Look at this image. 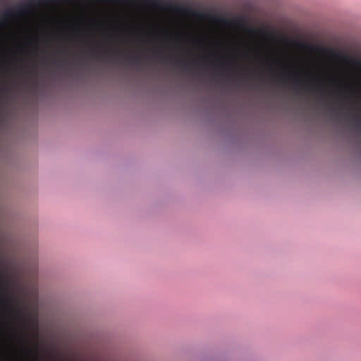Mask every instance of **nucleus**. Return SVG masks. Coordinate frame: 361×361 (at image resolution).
Instances as JSON below:
<instances>
[{
	"instance_id": "10",
	"label": "nucleus",
	"mask_w": 361,
	"mask_h": 361,
	"mask_svg": "<svg viewBox=\"0 0 361 361\" xmlns=\"http://www.w3.org/2000/svg\"><path fill=\"white\" fill-rule=\"evenodd\" d=\"M247 31L252 35H258L262 32L260 30L255 28H250L247 30Z\"/></svg>"
},
{
	"instance_id": "7",
	"label": "nucleus",
	"mask_w": 361,
	"mask_h": 361,
	"mask_svg": "<svg viewBox=\"0 0 361 361\" xmlns=\"http://www.w3.org/2000/svg\"><path fill=\"white\" fill-rule=\"evenodd\" d=\"M92 59L93 58V54H94V42H93V37H94V8L93 5V0H92Z\"/></svg>"
},
{
	"instance_id": "14",
	"label": "nucleus",
	"mask_w": 361,
	"mask_h": 361,
	"mask_svg": "<svg viewBox=\"0 0 361 361\" xmlns=\"http://www.w3.org/2000/svg\"><path fill=\"white\" fill-rule=\"evenodd\" d=\"M67 61H68L67 57H64V58L61 60V66H62V65H63V64H64V63H67Z\"/></svg>"
},
{
	"instance_id": "12",
	"label": "nucleus",
	"mask_w": 361,
	"mask_h": 361,
	"mask_svg": "<svg viewBox=\"0 0 361 361\" xmlns=\"http://www.w3.org/2000/svg\"><path fill=\"white\" fill-rule=\"evenodd\" d=\"M215 67L216 68H221V69H224L226 68V63L219 62V61H216L215 63Z\"/></svg>"
},
{
	"instance_id": "6",
	"label": "nucleus",
	"mask_w": 361,
	"mask_h": 361,
	"mask_svg": "<svg viewBox=\"0 0 361 361\" xmlns=\"http://www.w3.org/2000/svg\"><path fill=\"white\" fill-rule=\"evenodd\" d=\"M114 28V30H108L105 33V39L109 42H117L118 40L119 36L116 32L117 27H115Z\"/></svg>"
},
{
	"instance_id": "16",
	"label": "nucleus",
	"mask_w": 361,
	"mask_h": 361,
	"mask_svg": "<svg viewBox=\"0 0 361 361\" xmlns=\"http://www.w3.org/2000/svg\"><path fill=\"white\" fill-rule=\"evenodd\" d=\"M348 96H344L343 97V101H342V104H344V100H345L346 99H348Z\"/></svg>"
},
{
	"instance_id": "3",
	"label": "nucleus",
	"mask_w": 361,
	"mask_h": 361,
	"mask_svg": "<svg viewBox=\"0 0 361 361\" xmlns=\"http://www.w3.org/2000/svg\"><path fill=\"white\" fill-rule=\"evenodd\" d=\"M66 33L63 39L66 45L61 49V54L65 56L70 54V47L75 44L79 33V20L73 14H70L68 19L63 23Z\"/></svg>"
},
{
	"instance_id": "13",
	"label": "nucleus",
	"mask_w": 361,
	"mask_h": 361,
	"mask_svg": "<svg viewBox=\"0 0 361 361\" xmlns=\"http://www.w3.org/2000/svg\"><path fill=\"white\" fill-rule=\"evenodd\" d=\"M93 332L92 331V361H94V346H93V343H94V341H93Z\"/></svg>"
},
{
	"instance_id": "8",
	"label": "nucleus",
	"mask_w": 361,
	"mask_h": 361,
	"mask_svg": "<svg viewBox=\"0 0 361 361\" xmlns=\"http://www.w3.org/2000/svg\"><path fill=\"white\" fill-rule=\"evenodd\" d=\"M176 63L179 66H185L187 67H189L190 65H191V63L189 62V61H187L183 59H176Z\"/></svg>"
},
{
	"instance_id": "4",
	"label": "nucleus",
	"mask_w": 361,
	"mask_h": 361,
	"mask_svg": "<svg viewBox=\"0 0 361 361\" xmlns=\"http://www.w3.org/2000/svg\"><path fill=\"white\" fill-rule=\"evenodd\" d=\"M288 77L291 79V82L295 90H305L308 92L314 94L319 93V86L316 84L307 83L306 80L300 79L298 75L289 74ZM287 75L284 73L281 74L279 80L281 83H284Z\"/></svg>"
},
{
	"instance_id": "15",
	"label": "nucleus",
	"mask_w": 361,
	"mask_h": 361,
	"mask_svg": "<svg viewBox=\"0 0 361 361\" xmlns=\"http://www.w3.org/2000/svg\"><path fill=\"white\" fill-rule=\"evenodd\" d=\"M357 124L359 127L361 128V119L359 118L357 120Z\"/></svg>"
},
{
	"instance_id": "1",
	"label": "nucleus",
	"mask_w": 361,
	"mask_h": 361,
	"mask_svg": "<svg viewBox=\"0 0 361 361\" xmlns=\"http://www.w3.org/2000/svg\"><path fill=\"white\" fill-rule=\"evenodd\" d=\"M12 283L18 295L19 303L25 305L26 313L30 317L35 326H38V289L37 285L29 288L20 279L16 277Z\"/></svg>"
},
{
	"instance_id": "19",
	"label": "nucleus",
	"mask_w": 361,
	"mask_h": 361,
	"mask_svg": "<svg viewBox=\"0 0 361 361\" xmlns=\"http://www.w3.org/2000/svg\"><path fill=\"white\" fill-rule=\"evenodd\" d=\"M274 81H276V77H274Z\"/></svg>"
},
{
	"instance_id": "18",
	"label": "nucleus",
	"mask_w": 361,
	"mask_h": 361,
	"mask_svg": "<svg viewBox=\"0 0 361 361\" xmlns=\"http://www.w3.org/2000/svg\"><path fill=\"white\" fill-rule=\"evenodd\" d=\"M135 61L138 63L140 62V60L138 59H135Z\"/></svg>"
},
{
	"instance_id": "17",
	"label": "nucleus",
	"mask_w": 361,
	"mask_h": 361,
	"mask_svg": "<svg viewBox=\"0 0 361 361\" xmlns=\"http://www.w3.org/2000/svg\"><path fill=\"white\" fill-rule=\"evenodd\" d=\"M170 59H170L169 57H168V56H164V61H169Z\"/></svg>"
},
{
	"instance_id": "11",
	"label": "nucleus",
	"mask_w": 361,
	"mask_h": 361,
	"mask_svg": "<svg viewBox=\"0 0 361 361\" xmlns=\"http://www.w3.org/2000/svg\"><path fill=\"white\" fill-rule=\"evenodd\" d=\"M215 20L221 24H226L228 23V21L225 18L221 17L215 18Z\"/></svg>"
},
{
	"instance_id": "9",
	"label": "nucleus",
	"mask_w": 361,
	"mask_h": 361,
	"mask_svg": "<svg viewBox=\"0 0 361 361\" xmlns=\"http://www.w3.org/2000/svg\"><path fill=\"white\" fill-rule=\"evenodd\" d=\"M106 51L109 55H112L114 54L119 53L120 50L118 47H110V48H107Z\"/></svg>"
},
{
	"instance_id": "2",
	"label": "nucleus",
	"mask_w": 361,
	"mask_h": 361,
	"mask_svg": "<svg viewBox=\"0 0 361 361\" xmlns=\"http://www.w3.org/2000/svg\"><path fill=\"white\" fill-rule=\"evenodd\" d=\"M61 0H28L18 4L14 8L3 11L0 15V29L5 27L14 17L27 16L39 6L59 5Z\"/></svg>"
},
{
	"instance_id": "5",
	"label": "nucleus",
	"mask_w": 361,
	"mask_h": 361,
	"mask_svg": "<svg viewBox=\"0 0 361 361\" xmlns=\"http://www.w3.org/2000/svg\"><path fill=\"white\" fill-rule=\"evenodd\" d=\"M71 4H75L80 0H67ZM86 17H85V48L86 56L90 54V0H85Z\"/></svg>"
}]
</instances>
